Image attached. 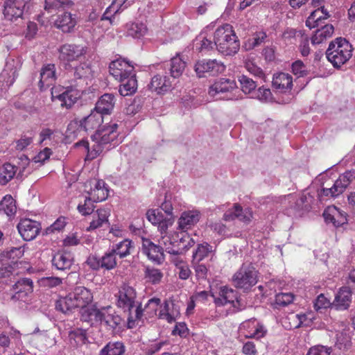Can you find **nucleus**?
I'll return each mask as SVG.
<instances>
[{"label":"nucleus","instance_id":"obj_1","mask_svg":"<svg viewBox=\"0 0 355 355\" xmlns=\"http://www.w3.org/2000/svg\"><path fill=\"white\" fill-rule=\"evenodd\" d=\"M117 297L116 305L127 313L128 326L132 328L135 321L141 318L144 311L141 303L136 302V291L132 286L124 284L120 287Z\"/></svg>","mask_w":355,"mask_h":355},{"label":"nucleus","instance_id":"obj_2","mask_svg":"<svg viewBox=\"0 0 355 355\" xmlns=\"http://www.w3.org/2000/svg\"><path fill=\"white\" fill-rule=\"evenodd\" d=\"M214 40L217 50L225 55H234L239 50V40L230 24H225L216 30Z\"/></svg>","mask_w":355,"mask_h":355},{"label":"nucleus","instance_id":"obj_3","mask_svg":"<svg viewBox=\"0 0 355 355\" xmlns=\"http://www.w3.org/2000/svg\"><path fill=\"white\" fill-rule=\"evenodd\" d=\"M353 47L345 38L337 37L329 43L325 53L327 60L335 68H340L352 55Z\"/></svg>","mask_w":355,"mask_h":355},{"label":"nucleus","instance_id":"obj_4","mask_svg":"<svg viewBox=\"0 0 355 355\" xmlns=\"http://www.w3.org/2000/svg\"><path fill=\"white\" fill-rule=\"evenodd\" d=\"M257 270L250 263H243L239 270L233 275L234 286L243 291H248L257 283Z\"/></svg>","mask_w":355,"mask_h":355},{"label":"nucleus","instance_id":"obj_5","mask_svg":"<svg viewBox=\"0 0 355 355\" xmlns=\"http://www.w3.org/2000/svg\"><path fill=\"white\" fill-rule=\"evenodd\" d=\"M103 122V116L96 111H92L90 114L83 119L71 122L66 130V138H69L75 134L74 129L78 126L81 130L85 132H91L96 129L101 128Z\"/></svg>","mask_w":355,"mask_h":355},{"label":"nucleus","instance_id":"obj_6","mask_svg":"<svg viewBox=\"0 0 355 355\" xmlns=\"http://www.w3.org/2000/svg\"><path fill=\"white\" fill-rule=\"evenodd\" d=\"M194 243L195 241L190 235L185 230H182L173 236V241H170L172 247H166V251L171 254H180L183 251L189 250Z\"/></svg>","mask_w":355,"mask_h":355},{"label":"nucleus","instance_id":"obj_7","mask_svg":"<svg viewBox=\"0 0 355 355\" xmlns=\"http://www.w3.org/2000/svg\"><path fill=\"white\" fill-rule=\"evenodd\" d=\"M3 15L5 18L12 20L22 17L31 7V0H6Z\"/></svg>","mask_w":355,"mask_h":355},{"label":"nucleus","instance_id":"obj_8","mask_svg":"<svg viewBox=\"0 0 355 355\" xmlns=\"http://www.w3.org/2000/svg\"><path fill=\"white\" fill-rule=\"evenodd\" d=\"M87 47L80 45L64 44L58 49V58L60 61L70 63V62L77 60L81 56L85 55L87 53Z\"/></svg>","mask_w":355,"mask_h":355},{"label":"nucleus","instance_id":"obj_9","mask_svg":"<svg viewBox=\"0 0 355 355\" xmlns=\"http://www.w3.org/2000/svg\"><path fill=\"white\" fill-rule=\"evenodd\" d=\"M225 69V66L221 62L214 60H202L195 64V71L198 77H202L205 73L211 76H216L222 73Z\"/></svg>","mask_w":355,"mask_h":355},{"label":"nucleus","instance_id":"obj_10","mask_svg":"<svg viewBox=\"0 0 355 355\" xmlns=\"http://www.w3.org/2000/svg\"><path fill=\"white\" fill-rule=\"evenodd\" d=\"M64 69L65 76L71 81L87 78L92 76L91 64L87 62H81L74 67L71 63H64Z\"/></svg>","mask_w":355,"mask_h":355},{"label":"nucleus","instance_id":"obj_11","mask_svg":"<svg viewBox=\"0 0 355 355\" xmlns=\"http://www.w3.org/2000/svg\"><path fill=\"white\" fill-rule=\"evenodd\" d=\"M17 228L24 241H32L36 238L41 230V224L29 218L21 219Z\"/></svg>","mask_w":355,"mask_h":355},{"label":"nucleus","instance_id":"obj_12","mask_svg":"<svg viewBox=\"0 0 355 355\" xmlns=\"http://www.w3.org/2000/svg\"><path fill=\"white\" fill-rule=\"evenodd\" d=\"M15 291L11 299L15 301H26L28 294L33 291V283L29 278L19 279L13 286Z\"/></svg>","mask_w":355,"mask_h":355},{"label":"nucleus","instance_id":"obj_13","mask_svg":"<svg viewBox=\"0 0 355 355\" xmlns=\"http://www.w3.org/2000/svg\"><path fill=\"white\" fill-rule=\"evenodd\" d=\"M142 251L152 261L160 264L164 260L162 247L153 243L148 239H142Z\"/></svg>","mask_w":355,"mask_h":355},{"label":"nucleus","instance_id":"obj_14","mask_svg":"<svg viewBox=\"0 0 355 355\" xmlns=\"http://www.w3.org/2000/svg\"><path fill=\"white\" fill-rule=\"evenodd\" d=\"M117 128L118 125L113 123L110 125H103L101 128L97 129L94 135L96 142L102 145L113 142L118 135L116 132Z\"/></svg>","mask_w":355,"mask_h":355},{"label":"nucleus","instance_id":"obj_15","mask_svg":"<svg viewBox=\"0 0 355 355\" xmlns=\"http://www.w3.org/2000/svg\"><path fill=\"white\" fill-rule=\"evenodd\" d=\"M76 24V18L70 12L59 15L54 21L55 26L64 33L73 32Z\"/></svg>","mask_w":355,"mask_h":355},{"label":"nucleus","instance_id":"obj_16","mask_svg":"<svg viewBox=\"0 0 355 355\" xmlns=\"http://www.w3.org/2000/svg\"><path fill=\"white\" fill-rule=\"evenodd\" d=\"M133 66L130 65L128 62L120 60L112 61L109 65L110 73L119 80L128 76L129 73L133 71Z\"/></svg>","mask_w":355,"mask_h":355},{"label":"nucleus","instance_id":"obj_17","mask_svg":"<svg viewBox=\"0 0 355 355\" xmlns=\"http://www.w3.org/2000/svg\"><path fill=\"white\" fill-rule=\"evenodd\" d=\"M121 79L119 80L121 82L119 89L120 94L126 96L135 94L137 89V80L133 71Z\"/></svg>","mask_w":355,"mask_h":355},{"label":"nucleus","instance_id":"obj_18","mask_svg":"<svg viewBox=\"0 0 355 355\" xmlns=\"http://www.w3.org/2000/svg\"><path fill=\"white\" fill-rule=\"evenodd\" d=\"M272 87L280 92H287L293 87L292 76L284 72L274 74L272 78Z\"/></svg>","mask_w":355,"mask_h":355},{"label":"nucleus","instance_id":"obj_19","mask_svg":"<svg viewBox=\"0 0 355 355\" xmlns=\"http://www.w3.org/2000/svg\"><path fill=\"white\" fill-rule=\"evenodd\" d=\"M148 87L151 91H154L158 94H162L171 90L172 85L169 78L165 76L155 75L152 78Z\"/></svg>","mask_w":355,"mask_h":355},{"label":"nucleus","instance_id":"obj_20","mask_svg":"<svg viewBox=\"0 0 355 355\" xmlns=\"http://www.w3.org/2000/svg\"><path fill=\"white\" fill-rule=\"evenodd\" d=\"M110 215L109 209L101 208L96 210L93 214V219L90 222L89 226L87 227V231H92L99 227H103V225H110L108 217Z\"/></svg>","mask_w":355,"mask_h":355},{"label":"nucleus","instance_id":"obj_21","mask_svg":"<svg viewBox=\"0 0 355 355\" xmlns=\"http://www.w3.org/2000/svg\"><path fill=\"white\" fill-rule=\"evenodd\" d=\"M104 313V307L98 309L96 305H92L83 309L81 313V320L88 322L93 325L96 323H102V319Z\"/></svg>","mask_w":355,"mask_h":355},{"label":"nucleus","instance_id":"obj_22","mask_svg":"<svg viewBox=\"0 0 355 355\" xmlns=\"http://www.w3.org/2000/svg\"><path fill=\"white\" fill-rule=\"evenodd\" d=\"M236 87L234 80L221 78L217 80L210 87L209 94L211 96H216L219 93H225L232 91Z\"/></svg>","mask_w":355,"mask_h":355},{"label":"nucleus","instance_id":"obj_23","mask_svg":"<svg viewBox=\"0 0 355 355\" xmlns=\"http://www.w3.org/2000/svg\"><path fill=\"white\" fill-rule=\"evenodd\" d=\"M56 79L55 66L54 64H47L43 66L40 71V80L39 85L41 89L44 87H49L53 84Z\"/></svg>","mask_w":355,"mask_h":355},{"label":"nucleus","instance_id":"obj_24","mask_svg":"<svg viewBox=\"0 0 355 355\" xmlns=\"http://www.w3.org/2000/svg\"><path fill=\"white\" fill-rule=\"evenodd\" d=\"M114 96L112 94H105L96 103L95 111L103 114H109L114 107Z\"/></svg>","mask_w":355,"mask_h":355},{"label":"nucleus","instance_id":"obj_25","mask_svg":"<svg viewBox=\"0 0 355 355\" xmlns=\"http://www.w3.org/2000/svg\"><path fill=\"white\" fill-rule=\"evenodd\" d=\"M71 296L73 297L78 307L83 309H85L84 308L92 302L93 298L90 291L83 286L76 287L71 293Z\"/></svg>","mask_w":355,"mask_h":355},{"label":"nucleus","instance_id":"obj_26","mask_svg":"<svg viewBox=\"0 0 355 355\" xmlns=\"http://www.w3.org/2000/svg\"><path fill=\"white\" fill-rule=\"evenodd\" d=\"M352 291L348 287H342L336 295L333 305L336 309L345 310L349 306Z\"/></svg>","mask_w":355,"mask_h":355},{"label":"nucleus","instance_id":"obj_27","mask_svg":"<svg viewBox=\"0 0 355 355\" xmlns=\"http://www.w3.org/2000/svg\"><path fill=\"white\" fill-rule=\"evenodd\" d=\"M355 179V170H349L340 174L338 178L334 182L333 189L342 194L350 183Z\"/></svg>","mask_w":355,"mask_h":355},{"label":"nucleus","instance_id":"obj_28","mask_svg":"<svg viewBox=\"0 0 355 355\" xmlns=\"http://www.w3.org/2000/svg\"><path fill=\"white\" fill-rule=\"evenodd\" d=\"M200 220V212L198 211H188L182 214L179 218V228L185 230L191 228Z\"/></svg>","mask_w":355,"mask_h":355},{"label":"nucleus","instance_id":"obj_29","mask_svg":"<svg viewBox=\"0 0 355 355\" xmlns=\"http://www.w3.org/2000/svg\"><path fill=\"white\" fill-rule=\"evenodd\" d=\"M73 260L69 252H58L53 257L52 263L57 270L64 271L70 269Z\"/></svg>","mask_w":355,"mask_h":355},{"label":"nucleus","instance_id":"obj_30","mask_svg":"<svg viewBox=\"0 0 355 355\" xmlns=\"http://www.w3.org/2000/svg\"><path fill=\"white\" fill-rule=\"evenodd\" d=\"M24 250L22 248H11L9 250L3 251L0 254V261L10 262L17 267L18 260L24 255Z\"/></svg>","mask_w":355,"mask_h":355},{"label":"nucleus","instance_id":"obj_31","mask_svg":"<svg viewBox=\"0 0 355 355\" xmlns=\"http://www.w3.org/2000/svg\"><path fill=\"white\" fill-rule=\"evenodd\" d=\"M76 308L78 307L75 302L73 297L71 296V293L64 297H60L55 302L56 310L64 313H67Z\"/></svg>","mask_w":355,"mask_h":355},{"label":"nucleus","instance_id":"obj_32","mask_svg":"<svg viewBox=\"0 0 355 355\" xmlns=\"http://www.w3.org/2000/svg\"><path fill=\"white\" fill-rule=\"evenodd\" d=\"M334 28L331 24H326L318 29L311 37L313 44H319L328 37H331Z\"/></svg>","mask_w":355,"mask_h":355},{"label":"nucleus","instance_id":"obj_33","mask_svg":"<svg viewBox=\"0 0 355 355\" xmlns=\"http://www.w3.org/2000/svg\"><path fill=\"white\" fill-rule=\"evenodd\" d=\"M17 167L10 163L0 166V184L6 185L15 175Z\"/></svg>","mask_w":355,"mask_h":355},{"label":"nucleus","instance_id":"obj_34","mask_svg":"<svg viewBox=\"0 0 355 355\" xmlns=\"http://www.w3.org/2000/svg\"><path fill=\"white\" fill-rule=\"evenodd\" d=\"M125 346L121 342H110L100 352L99 355H123Z\"/></svg>","mask_w":355,"mask_h":355},{"label":"nucleus","instance_id":"obj_35","mask_svg":"<svg viewBox=\"0 0 355 355\" xmlns=\"http://www.w3.org/2000/svg\"><path fill=\"white\" fill-rule=\"evenodd\" d=\"M132 248V242L129 239H124L122 241L112 246V251L120 258H124L130 254V249Z\"/></svg>","mask_w":355,"mask_h":355},{"label":"nucleus","instance_id":"obj_36","mask_svg":"<svg viewBox=\"0 0 355 355\" xmlns=\"http://www.w3.org/2000/svg\"><path fill=\"white\" fill-rule=\"evenodd\" d=\"M212 252V246L208 243L204 242L198 244L197 249L193 253L192 263L200 262L205 257H208L209 254Z\"/></svg>","mask_w":355,"mask_h":355},{"label":"nucleus","instance_id":"obj_37","mask_svg":"<svg viewBox=\"0 0 355 355\" xmlns=\"http://www.w3.org/2000/svg\"><path fill=\"white\" fill-rule=\"evenodd\" d=\"M185 67L186 62L182 60L179 55L171 58L170 67L171 76L173 78H178L180 76L184 70Z\"/></svg>","mask_w":355,"mask_h":355},{"label":"nucleus","instance_id":"obj_38","mask_svg":"<svg viewBox=\"0 0 355 355\" xmlns=\"http://www.w3.org/2000/svg\"><path fill=\"white\" fill-rule=\"evenodd\" d=\"M111 309L110 306L104 307V313L102 319V322H104L107 326L111 329H114L121 322V318L117 315L110 313L109 310Z\"/></svg>","mask_w":355,"mask_h":355},{"label":"nucleus","instance_id":"obj_39","mask_svg":"<svg viewBox=\"0 0 355 355\" xmlns=\"http://www.w3.org/2000/svg\"><path fill=\"white\" fill-rule=\"evenodd\" d=\"M16 210L15 201L11 196H6L0 202V211L3 212L7 216L15 214Z\"/></svg>","mask_w":355,"mask_h":355},{"label":"nucleus","instance_id":"obj_40","mask_svg":"<svg viewBox=\"0 0 355 355\" xmlns=\"http://www.w3.org/2000/svg\"><path fill=\"white\" fill-rule=\"evenodd\" d=\"M57 98L61 102V106L67 109L71 108L78 99L77 94L72 90H66Z\"/></svg>","mask_w":355,"mask_h":355},{"label":"nucleus","instance_id":"obj_41","mask_svg":"<svg viewBox=\"0 0 355 355\" xmlns=\"http://www.w3.org/2000/svg\"><path fill=\"white\" fill-rule=\"evenodd\" d=\"M101 268L110 270L116 266V254L113 252L112 250L105 252L103 257H101Z\"/></svg>","mask_w":355,"mask_h":355},{"label":"nucleus","instance_id":"obj_42","mask_svg":"<svg viewBox=\"0 0 355 355\" xmlns=\"http://www.w3.org/2000/svg\"><path fill=\"white\" fill-rule=\"evenodd\" d=\"M234 209H236V218L239 220L248 223L251 221L252 218V211L250 208L243 209V207L238 203L234 205Z\"/></svg>","mask_w":355,"mask_h":355},{"label":"nucleus","instance_id":"obj_43","mask_svg":"<svg viewBox=\"0 0 355 355\" xmlns=\"http://www.w3.org/2000/svg\"><path fill=\"white\" fill-rule=\"evenodd\" d=\"M239 81L241 85V90L245 94H250L251 92L254 90L257 86L256 81L245 75L240 76L239 77Z\"/></svg>","mask_w":355,"mask_h":355},{"label":"nucleus","instance_id":"obj_44","mask_svg":"<svg viewBox=\"0 0 355 355\" xmlns=\"http://www.w3.org/2000/svg\"><path fill=\"white\" fill-rule=\"evenodd\" d=\"M146 32V27L142 23H132L128 28V35L134 38H140Z\"/></svg>","mask_w":355,"mask_h":355},{"label":"nucleus","instance_id":"obj_45","mask_svg":"<svg viewBox=\"0 0 355 355\" xmlns=\"http://www.w3.org/2000/svg\"><path fill=\"white\" fill-rule=\"evenodd\" d=\"M162 277L163 274L159 269L150 267L146 268L145 277L152 284H156L159 283Z\"/></svg>","mask_w":355,"mask_h":355},{"label":"nucleus","instance_id":"obj_46","mask_svg":"<svg viewBox=\"0 0 355 355\" xmlns=\"http://www.w3.org/2000/svg\"><path fill=\"white\" fill-rule=\"evenodd\" d=\"M292 72L297 77H304L309 74V70L301 60H297L292 64Z\"/></svg>","mask_w":355,"mask_h":355},{"label":"nucleus","instance_id":"obj_47","mask_svg":"<svg viewBox=\"0 0 355 355\" xmlns=\"http://www.w3.org/2000/svg\"><path fill=\"white\" fill-rule=\"evenodd\" d=\"M294 296L291 293H278L275 295V304L279 306H286L293 302Z\"/></svg>","mask_w":355,"mask_h":355},{"label":"nucleus","instance_id":"obj_48","mask_svg":"<svg viewBox=\"0 0 355 355\" xmlns=\"http://www.w3.org/2000/svg\"><path fill=\"white\" fill-rule=\"evenodd\" d=\"M94 204L90 198H86L83 205L79 204L78 206V211L83 216L94 214Z\"/></svg>","mask_w":355,"mask_h":355},{"label":"nucleus","instance_id":"obj_49","mask_svg":"<svg viewBox=\"0 0 355 355\" xmlns=\"http://www.w3.org/2000/svg\"><path fill=\"white\" fill-rule=\"evenodd\" d=\"M339 195L338 191L333 189V185L330 188H322L318 191V198L320 202L329 198H336Z\"/></svg>","mask_w":355,"mask_h":355},{"label":"nucleus","instance_id":"obj_50","mask_svg":"<svg viewBox=\"0 0 355 355\" xmlns=\"http://www.w3.org/2000/svg\"><path fill=\"white\" fill-rule=\"evenodd\" d=\"M176 267L179 270L178 276L179 278L183 280L189 279L191 274V271L189 269V266L182 261H178L176 263Z\"/></svg>","mask_w":355,"mask_h":355},{"label":"nucleus","instance_id":"obj_51","mask_svg":"<svg viewBox=\"0 0 355 355\" xmlns=\"http://www.w3.org/2000/svg\"><path fill=\"white\" fill-rule=\"evenodd\" d=\"M245 67L250 73L253 74L256 77L260 78L265 77L263 70L250 60L245 62Z\"/></svg>","mask_w":355,"mask_h":355},{"label":"nucleus","instance_id":"obj_52","mask_svg":"<svg viewBox=\"0 0 355 355\" xmlns=\"http://www.w3.org/2000/svg\"><path fill=\"white\" fill-rule=\"evenodd\" d=\"M147 219L153 225H157L164 218L162 214L158 209H149L146 212Z\"/></svg>","mask_w":355,"mask_h":355},{"label":"nucleus","instance_id":"obj_53","mask_svg":"<svg viewBox=\"0 0 355 355\" xmlns=\"http://www.w3.org/2000/svg\"><path fill=\"white\" fill-rule=\"evenodd\" d=\"M33 135L30 133V135H22L21 137L16 141V149L17 150H23L33 142Z\"/></svg>","mask_w":355,"mask_h":355},{"label":"nucleus","instance_id":"obj_54","mask_svg":"<svg viewBox=\"0 0 355 355\" xmlns=\"http://www.w3.org/2000/svg\"><path fill=\"white\" fill-rule=\"evenodd\" d=\"M102 146L103 145L100 143H97L92 146V149H90L89 146H88V150H86L87 156L85 159L92 160L97 157L103 150Z\"/></svg>","mask_w":355,"mask_h":355},{"label":"nucleus","instance_id":"obj_55","mask_svg":"<svg viewBox=\"0 0 355 355\" xmlns=\"http://www.w3.org/2000/svg\"><path fill=\"white\" fill-rule=\"evenodd\" d=\"M266 37L267 35L264 32L256 33L252 40L249 41V49H254L261 45V43L265 41Z\"/></svg>","mask_w":355,"mask_h":355},{"label":"nucleus","instance_id":"obj_56","mask_svg":"<svg viewBox=\"0 0 355 355\" xmlns=\"http://www.w3.org/2000/svg\"><path fill=\"white\" fill-rule=\"evenodd\" d=\"M334 214H336V220L334 221V225L335 227H340L347 223V214L345 212H341L336 207H334Z\"/></svg>","mask_w":355,"mask_h":355},{"label":"nucleus","instance_id":"obj_57","mask_svg":"<svg viewBox=\"0 0 355 355\" xmlns=\"http://www.w3.org/2000/svg\"><path fill=\"white\" fill-rule=\"evenodd\" d=\"M0 277H9L12 273L15 266H12L10 262L0 261Z\"/></svg>","mask_w":355,"mask_h":355},{"label":"nucleus","instance_id":"obj_58","mask_svg":"<svg viewBox=\"0 0 355 355\" xmlns=\"http://www.w3.org/2000/svg\"><path fill=\"white\" fill-rule=\"evenodd\" d=\"M331 348L317 345L309 349L306 355H330Z\"/></svg>","mask_w":355,"mask_h":355},{"label":"nucleus","instance_id":"obj_59","mask_svg":"<svg viewBox=\"0 0 355 355\" xmlns=\"http://www.w3.org/2000/svg\"><path fill=\"white\" fill-rule=\"evenodd\" d=\"M197 41L200 42V46L198 47L199 51H209L214 49V46H216L215 42L213 43L211 40L207 39L206 37L197 38Z\"/></svg>","mask_w":355,"mask_h":355},{"label":"nucleus","instance_id":"obj_60","mask_svg":"<svg viewBox=\"0 0 355 355\" xmlns=\"http://www.w3.org/2000/svg\"><path fill=\"white\" fill-rule=\"evenodd\" d=\"M193 265L196 277L202 279H206L208 271L207 267L203 264H200V262H196Z\"/></svg>","mask_w":355,"mask_h":355},{"label":"nucleus","instance_id":"obj_61","mask_svg":"<svg viewBox=\"0 0 355 355\" xmlns=\"http://www.w3.org/2000/svg\"><path fill=\"white\" fill-rule=\"evenodd\" d=\"M189 329L184 322H178L176 324L172 331L173 335H179L182 338H186L188 335Z\"/></svg>","mask_w":355,"mask_h":355},{"label":"nucleus","instance_id":"obj_62","mask_svg":"<svg viewBox=\"0 0 355 355\" xmlns=\"http://www.w3.org/2000/svg\"><path fill=\"white\" fill-rule=\"evenodd\" d=\"M86 263L89 268L94 270H98L101 268V257H97L94 254H91L88 257Z\"/></svg>","mask_w":355,"mask_h":355},{"label":"nucleus","instance_id":"obj_63","mask_svg":"<svg viewBox=\"0 0 355 355\" xmlns=\"http://www.w3.org/2000/svg\"><path fill=\"white\" fill-rule=\"evenodd\" d=\"M52 154V150L49 148H45L43 150L40 151L34 158L33 160L35 162H40L44 163L46 160H47L51 155Z\"/></svg>","mask_w":355,"mask_h":355},{"label":"nucleus","instance_id":"obj_64","mask_svg":"<svg viewBox=\"0 0 355 355\" xmlns=\"http://www.w3.org/2000/svg\"><path fill=\"white\" fill-rule=\"evenodd\" d=\"M68 3V0H45V9L59 8Z\"/></svg>","mask_w":355,"mask_h":355}]
</instances>
